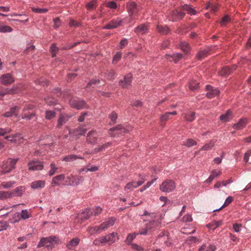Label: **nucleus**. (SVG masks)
<instances>
[{"mask_svg":"<svg viewBox=\"0 0 251 251\" xmlns=\"http://www.w3.org/2000/svg\"><path fill=\"white\" fill-rule=\"evenodd\" d=\"M185 14L182 12L178 10H174L171 12L170 17V20L173 22L181 20L185 16Z\"/></svg>","mask_w":251,"mask_h":251,"instance_id":"nucleus-17","label":"nucleus"},{"mask_svg":"<svg viewBox=\"0 0 251 251\" xmlns=\"http://www.w3.org/2000/svg\"><path fill=\"white\" fill-rule=\"evenodd\" d=\"M12 131L10 128H0V136H4V135L9 133Z\"/></svg>","mask_w":251,"mask_h":251,"instance_id":"nucleus-57","label":"nucleus"},{"mask_svg":"<svg viewBox=\"0 0 251 251\" xmlns=\"http://www.w3.org/2000/svg\"><path fill=\"white\" fill-rule=\"evenodd\" d=\"M72 180L67 181L66 185L68 186H76V176H74L71 174Z\"/></svg>","mask_w":251,"mask_h":251,"instance_id":"nucleus-47","label":"nucleus"},{"mask_svg":"<svg viewBox=\"0 0 251 251\" xmlns=\"http://www.w3.org/2000/svg\"><path fill=\"white\" fill-rule=\"evenodd\" d=\"M230 21V17L228 15H226L222 18L220 23L222 25H225L226 23H228Z\"/></svg>","mask_w":251,"mask_h":251,"instance_id":"nucleus-61","label":"nucleus"},{"mask_svg":"<svg viewBox=\"0 0 251 251\" xmlns=\"http://www.w3.org/2000/svg\"><path fill=\"white\" fill-rule=\"evenodd\" d=\"M176 187V184L173 180L167 179L162 183L159 189L163 192L170 193L174 191Z\"/></svg>","mask_w":251,"mask_h":251,"instance_id":"nucleus-5","label":"nucleus"},{"mask_svg":"<svg viewBox=\"0 0 251 251\" xmlns=\"http://www.w3.org/2000/svg\"><path fill=\"white\" fill-rule=\"evenodd\" d=\"M157 240H159L161 243H163L166 246H169L171 243L169 241V237L167 234L162 233L160 234L157 237Z\"/></svg>","mask_w":251,"mask_h":251,"instance_id":"nucleus-25","label":"nucleus"},{"mask_svg":"<svg viewBox=\"0 0 251 251\" xmlns=\"http://www.w3.org/2000/svg\"><path fill=\"white\" fill-rule=\"evenodd\" d=\"M79 241V239L77 238H73L67 244L66 246L68 249L72 250L78 245Z\"/></svg>","mask_w":251,"mask_h":251,"instance_id":"nucleus-32","label":"nucleus"},{"mask_svg":"<svg viewBox=\"0 0 251 251\" xmlns=\"http://www.w3.org/2000/svg\"><path fill=\"white\" fill-rule=\"evenodd\" d=\"M233 201V198L231 196H228L226 200L222 207H226L228 206Z\"/></svg>","mask_w":251,"mask_h":251,"instance_id":"nucleus-63","label":"nucleus"},{"mask_svg":"<svg viewBox=\"0 0 251 251\" xmlns=\"http://www.w3.org/2000/svg\"><path fill=\"white\" fill-rule=\"evenodd\" d=\"M61 242L58 237L56 236H50L47 237H43L37 245V248L46 247L52 248L53 243L58 244Z\"/></svg>","mask_w":251,"mask_h":251,"instance_id":"nucleus-2","label":"nucleus"},{"mask_svg":"<svg viewBox=\"0 0 251 251\" xmlns=\"http://www.w3.org/2000/svg\"><path fill=\"white\" fill-rule=\"evenodd\" d=\"M247 124V120L246 119H241L237 123L233 125V127L236 130H241L246 126Z\"/></svg>","mask_w":251,"mask_h":251,"instance_id":"nucleus-26","label":"nucleus"},{"mask_svg":"<svg viewBox=\"0 0 251 251\" xmlns=\"http://www.w3.org/2000/svg\"><path fill=\"white\" fill-rule=\"evenodd\" d=\"M12 198V193L11 191H0V200H4Z\"/></svg>","mask_w":251,"mask_h":251,"instance_id":"nucleus-37","label":"nucleus"},{"mask_svg":"<svg viewBox=\"0 0 251 251\" xmlns=\"http://www.w3.org/2000/svg\"><path fill=\"white\" fill-rule=\"evenodd\" d=\"M98 136L97 132L96 130L90 131L87 134V141L91 144H96L97 143Z\"/></svg>","mask_w":251,"mask_h":251,"instance_id":"nucleus-20","label":"nucleus"},{"mask_svg":"<svg viewBox=\"0 0 251 251\" xmlns=\"http://www.w3.org/2000/svg\"><path fill=\"white\" fill-rule=\"evenodd\" d=\"M21 219L26 220L31 217V214L27 209H23L20 214Z\"/></svg>","mask_w":251,"mask_h":251,"instance_id":"nucleus-39","label":"nucleus"},{"mask_svg":"<svg viewBox=\"0 0 251 251\" xmlns=\"http://www.w3.org/2000/svg\"><path fill=\"white\" fill-rule=\"evenodd\" d=\"M127 9L129 16L132 17L138 13L139 10L135 2H130L127 3Z\"/></svg>","mask_w":251,"mask_h":251,"instance_id":"nucleus-15","label":"nucleus"},{"mask_svg":"<svg viewBox=\"0 0 251 251\" xmlns=\"http://www.w3.org/2000/svg\"><path fill=\"white\" fill-rule=\"evenodd\" d=\"M71 117L72 115H69L68 114H60L58 119L56 127L58 128H60L62 126L67 123Z\"/></svg>","mask_w":251,"mask_h":251,"instance_id":"nucleus-18","label":"nucleus"},{"mask_svg":"<svg viewBox=\"0 0 251 251\" xmlns=\"http://www.w3.org/2000/svg\"><path fill=\"white\" fill-rule=\"evenodd\" d=\"M102 211V208L99 206H97L93 208L91 212V214L94 215H98L100 214Z\"/></svg>","mask_w":251,"mask_h":251,"instance_id":"nucleus-59","label":"nucleus"},{"mask_svg":"<svg viewBox=\"0 0 251 251\" xmlns=\"http://www.w3.org/2000/svg\"><path fill=\"white\" fill-rule=\"evenodd\" d=\"M199 83L196 80H192L189 83V88L192 91H195L199 88Z\"/></svg>","mask_w":251,"mask_h":251,"instance_id":"nucleus-42","label":"nucleus"},{"mask_svg":"<svg viewBox=\"0 0 251 251\" xmlns=\"http://www.w3.org/2000/svg\"><path fill=\"white\" fill-rule=\"evenodd\" d=\"M46 102L49 105H55L57 103V100L55 99H54L53 98H45V99Z\"/></svg>","mask_w":251,"mask_h":251,"instance_id":"nucleus-53","label":"nucleus"},{"mask_svg":"<svg viewBox=\"0 0 251 251\" xmlns=\"http://www.w3.org/2000/svg\"><path fill=\"white\" fill-rule=\"evenodd\" d=\"M20 220V214L16 212L12 215V218L9 219V221L11 224H15L18 223Z\"/></svg>","mask_w":251,"mask_h":251,"instance_id":"nucleus-41","label":"nucleus"},{"mask_svg":"<svg viewBox=\"0 0 251 251\" xmlns=\"http://www.w3.org/2000/svg\"><path fill=\"white\" fill-rule=\"evenodd\" d=\"M220 91L218 89H213L211 91L208 92L206 94L207 98L211 99L220 94Z\"/></svg>","mask_w":251,"mask_h":251,"instance_id":"nucleus-40","label":"nucleus"},{"mask_svg":"<svg viewBox=\"0 0 251 251\" xmlns=\"http://www.w3.org/2000/svg\"><path fill=\"white\" fill-rule=\"evenodd\" d=\"M25 191V188L24 186H19L14 189L13 191H11L12 193V198L15 197H21Z\"/></svg>","mask_w":251,"mask_h":251,"instance_id":"nucleus-27","label":"nucleus"},{"mask_svg":"<svg viewBox=\"0 0 251 251\" xmlns=\"http://www.w3.org/2000/svg\"><path fill=\"white\" fill-rule=\"evenodd\" d=\"M97 2L96 0H92L86 4V7L89 10H93L96 7Z\"/></svg>","mask_w":251,"mask_h":251,"instance_id":"nucleus-50","label":"nucleus"},{"mask_svg":"<svg viewBox=\"0 0 251 251\" xmlns=\"http://www.w3.org/2000/svg\"><path fill=\"white\" fill-rule=\"evenodd\" d=\"M181 49L185 53H188L189 50V47L187 43L183 42L180 45Z\"/></svg>","mask_w":251,"mask_h":251,"instance_id":"nucleus-54","label":"nucleus"},{"mask_svg":"<svg viewBox=\"0 0 251 251\" xmlns=\"http://www.w3.org/2000/svg\"><path fill=\"white\" fill-rule=\"evenodd\" d=\"M184 145L187 147H191L194 145H196L197 142L193 139H189L186 140Z\"/></svg>","mask_w":251,"mask_h":251,"instance_id":"nucleus-58","label":"nucleus"},{"mask_svg":"<svg viewBox=\"0 0 251 251\" xmlns=\"http://www.w3.org/2000/svg\"><path fill=\"white\" fill-rule=\"evenodd\" d=\"M115 221V218H109L105 222H103L100 226H99L98 229H100L101 231L105 230L108 228L113 226L114 225Z\"/></svg>","mask_w":251,"mask_h":251,"instance_id":"nucleus-12","label":"nucleus"},{"mask_svg":"<svg viewBox=\"0 0 251 251\" xmlns=\"http://www.w3.org/2000/svg\"><path fill=\"white\" fill-rule=\"evenodd\" d=\"M231 118V111L228 110L225 114H222L220 117V119L223 122L229 121Z\"/></svg>","mask_w":251,"mask_h":251,"instance_id":"nucleus-34","label":"nucleus"},{"mask_svg":"<svg viewBox=\"0 0 251 251\" xmlns=\"http://www.w3.org/2000/svg\"><path fill=\"white\" fill-rule=\"evenodd\" d=\"M86 129L81 127L75 129L73 132L69 130V134L72 136H81L85 134Z\"/></svg>","mask_w":251,"mask_h":251,"instance_id":"nucleus-28","label":"nucleus"},{"mask_svg":"<svg viewBox=\"0 0 251 251\" xmlns=\"http://www.w3.org/2000/svg\"><path fill=\"white\" fill-rule=\"evenodd\" d=\"M52 92L54 95H56L57 97H60L62 96L64 99H66V98L68 96H69L70 94V90H65L63 92H62L61 91V89L59 88L54 89L52 90Z\"/></svg>","mask_w":251,"mask_h":251,"instance_id":"nucleus-21","label":"nucleus"},{"mask_svg":"<svg viewBox=\"0 0 251 251\" xmlns=\"http://www.w3.org/2000/svg\"><path fill=\"white\" fill-rule=\"evenodd\" d=\"M109 117L111 120L109 123L110 125H114L116 123L118 116L117 114L115 112H112V113L109 115Z\"/></svg>","mask_w":251,"mask_h":251,"instance_id":"nucleus-44","label":"nucleus"},{"mask_svg":"<svg viewBox=\"0 0 251 251\" xmlns=\"http://www.w3.org/2000/svg\"><path fill=\"white\" fill-rule=\"evenodd\" d=\"M131 129V126H128L126 128L123 126L119 125L111 128L108 131V133L110 136L114 137L122 134L123 133L128 132Z\"/></svg>","mask_w":251,"mask_h":251,"instance_id":"nucleus-4","label":"nucleus"},{"mask_svg":"<svg viewBox=\"0 0 251 251\" xmlns=\"http://www.w3.org/2000/svg\"><path fill=\"white\" fill-rule=\"evenodd\" d=\"M45 181L44 180H36L32 182L30 187L34 189H39L44 188L45 186Z\"/></svg>","mask_w":251,"mask_h":251,"instance_id":"nucleus-24","label":"nucleus"},{"mask_svg":"<svg viewBox=\"0 0 251 251\" xmlns=\"http://www.w3.org/2000/svg\"><path fill=\"white\" fill-rule=\"evenodd\" d=\"M99 226H96L94 227H88L87 231L90 234L93 235L95 232H101L100 229H98Z\"/></svg>","mask_w":251,"mask_h":251,"instance_id":"nucleus-49","label":"nucleus"},{"mask_svg":"<svg viewBox=\"0 0 251 251\" xmlns=\"http://www.w3.org/2000/svg\"><path fill=\"white\" fill-rule=\"evenodd\" d=\"M90 209H86L79 214V217L82 220H86L90 217Z\"/></svg>","mask_w":251,"mask_h":251,"instance_id":"nucleus-43","label":"nucleus"},{"mask_svg":"<svg viewBox=\"0 0 251 251\" xmlns=\"http://www.w3.org/2000/svg\"><path fill=\"white\" fill-rule=\"evenodd\" d=\"M65 179L64 174H60L54 176L51 180V185L52 187L59 186L62 184V181Z\"/></svg>","mask_w":251,"mask_h":251,"instance_id":"nucleus-13","label":"nucleus"},{"mask_svg":"<svg viewBox=\"0 0 251 251\" xmlns=\"http://www.w3.org/2000/svg\"><path fill=\"white\" fill-rule=\"evenodd\" d=\"M12 31V28L8 25H0V32L7 33Z\"/></svg>","mask_w":251,"mask_h":251,"instance_id":"nucleus-51","label":"nucleus"},{"mask_svg":"<svg viewBox=\"0 0 251 251\" xmlns=\"http://www.w3.org/2000/svg\"><path fill=\"white\" fill-rule=\"evenodd\" d=\"M132 82V75L130 74L126 75L123 79L119 81L120 86L123 88H126L129 86Z\"/></svg>","mask_w":251,"mask_h":251,"instance_id":"nucleus-14","label":"nucleus"},{"mask_svg":"<svg viewBox=\"0 0 251 251\" xmlns=\"http://www.w3.org/2000/svg\"><path fill=\"white\" fill-rule=\"evenodd\" d=\"M139 177L140 179V180L137 182L132 181L126 184L125 187V190H132L133 189L137 188L138 186L141 185L145 181V175H139Z\"/></svg>","mask_w":251,"mask_h":251,"instance_id":"nucleus-7","label":"nucleus"},{"mask_svg":"<svg viewBox=\"0 0 251 251\" xmlns=\"http://www.w3.org/2000/svg\"><path fill=\"white\" fill-rule=\"evenodd\" d=\"M125 19H120L117 18L116 19H113L110 21L107 24L102 27L103 29H112L116 28L122 25L123 22Z\"/></svg>","mask_w":251,"mask_h":251,"instance_id":"nucleus-8","label":"nucleus"},{"mask_svg":"<svg viewBox=\"0 0 251 251\" xmlns=\"http://www.w3.org/2000/svg\"><path fill=\"white\" fill-rule=\"evenodd\" d=\"M32 108V106H29L28 107L25 108L23 110V113L21 115L22 119L27 121L30 120L35 116V112L33 111H29Z\"/></svg>","mask_w":251,"mask_h":251,"instance_id":"nucleus-11","label":"nucleus"},{"mask_svg":"<svg viewBox=\"0 0 251 251\" xmlns=\"http://www.w3.org/2000/svg\"><path fill=\"white\" fill-rule=\"evenodd\" d=\"M171 58L175 61V63L178 62L182 57V55L179 53H174L172 55L170 56Z\"/></svg>","mask_w":251,"mask_h":251,"instance_id":"nucleus-56","label":"nucleus"},{"mask_svg":"<svg viewBox=\"0 0 251 251\" xmlns=\"http://www.w3.org/2000/svg\"><path fill=\"white\" fill-rule=\"evenodd\" d=\"M157 29L158 31L161 34H167L169 32V28L166 25L162 26L158 25L157 26Z\"/></svg>","mask_w":251,"mask_h":251,"instance_id":"nucleus-45","label":"nucleus"},{"mask_svg":"<svg viewBox=\"0 0 251 251\" xmlns=\"http://www.w3.org/2000/svg\"><path fill=\"white\" fill-rule=\"evenodd\" d=\"M58 48L56 46V45L54 44H52L50 46V51L51 53L52 57H54L56 56V52L58 51Z\"/></svg>","mask_w":251,"mask_h":251,"instance_id":"nucleus-55","label":"nucleus"},{"mask_svg":"<svg viewBox=\"0 0 251 251\" xmlns=\"http://www.w3.org/2000/svg\"><path fill=\"white\" fill-rule=\"evenodd\" d=\"M222 172L221 171L213 170L211 172V175L205 181L206 183H210L216 177L221 175Z\"/></svg>","mask_w":251,"mask_h":251,"instance_id":"nucleus-29","label":"nucleus"},{"mask_svg":"<svg viewBox=\"0 0 251 251\" xmlns=\"http://www.w3.org/2000/svg\"><path fill=\"white\" fill-rule=\"evenodd\" d=\"M208 52L207 50H201L198 53L197 56L199 59L201 60L207 55Z\"/></svg>","mask_w":251,"mask_h":251,"instance_id":"nucleus-48","label":"nucleus"},{"mask_svg":"<svg viewBox=\"0 0 251 251\" xmlns=\"http://www.w3.org/2000/svg\"><path fill=\"white\" fill-rule=\"evenodd\" d=\"M27 166L30 171H40L44 168L43 162L35 159L30 161L27 163Z\"/></svg>","mask_w":251,"mask_h":251,"instance_id":"nucleus-9","label":"nucleus"},{"mask_svg":"<svg viewBox=\"0 0 251 251\" xmlns=\"http://www.w3.org/2000/svg\"><path fill=\"white\" fill-rule=\"evenodd\" d=\"M148 31V27L145 24H141L136 27L134 32L137 34H145Z\"/></svg>","mask_w":251,"mask_h":251,"instance_id":"nucleus-30","label":"nucleus"},{"mask_svg":"<svg viewBox=\"0 0 251 251\" xmlns=\"http://www.w3.org/2000/svg\"><path fill=\"white\" fill-rule=\"evenodd\" d=\"M237 68V66L234 65L230 68L228 66H225L223 67L220 71L219 72V74L222 76L226 77L229 75L233 70Z\"/></svg>","mask_w":251,"mask_h":251,"instance_id":"nucleus-19","label":"nucleus"},{"mask_svg":"<svg viewBox=\"0 0 251 251\" xmlns=\"http://www.w3.org/2000/svg\"><path fill=\"white\" fill-rule=\"evenodd\" d=\"M100 237L102 240V245H104L106 244L111 245L119 239L117 233L116 232H112L105 236H101Z\"/></svg>","mask_w":251,"mask_h":251,"instance_id":"nucleus-6","label":"nucleus"},{"mask_svg":"<svg viewBox=\"0 0 251 251\" xmlns=\"http://www.w3.org/2000/svg\"><path fill=\"white\" fill-rule=\"evenodd\" d=\"M69 104L71 107L77 109L86 108V104L84 100L79 99H72L69 100Z\"/></svg>","mask_w":251,"mask_h":251,"instance_id":"nucleus-10","label":"nucleus"},{"mask_svg":"<svg viewBox=\"0 0 251 251\" xmlns=\"http://www.w3.org/2000/svg\"><path fill=\"white\" fill-rule=\"evenodd\" d=\"M18 159L9 158L7 160L3 161L1 166V173L3 174L8 173L14 169Z\"/></svg>","mask_w":251,"mask_h":251,"instance_id":"nucleus-3","label":"nucleus"},{"mask_svg":"<svg viewBox=\"0 0 251 251\" xmlns=\"http://www.w3.org/2000/svg\"><path fill=\"white\" fill-rule=\"evenodd\" d=\"M183 117L188 122H192L195 119V113L192 111L188 112L186 113L183 114Z\"/></svg>","mask_w":251,"mask_h":251,"instance_id":"nucleus-33","label":"nucleus"},{"mask_svg":"<svg viewBox=\"0 0 251 251\" xmlns=\"http://www.w3.org/2000/svg\"><path fill=\"white\" fill-rule=\"evenodd\" d=\"M15 184V181H10L8 182H3L1 183V186L4 189L11 188Z\"/></svg>","mask_w":251,"mask_h":251,"instance_id":"nucleus-46","label":"nucleus"},{"mask_svg":"<svg viewBox=\"0 0 251 251\" xmlns=\"http://www.w3.org/2000/svg\"><path fill=\"white\" fill-rule=\"evenodd\" d=\"M50 169L48 172V175L49 176H51L57 173L58 167L54 163H51L50 164Z\"/></svg>","mask_w":251,"mask_h":251,"instance_id":"nucleus-38","label":"nucleus"},{"mask_svg":"<svg viewBox=\"0 0 251 251\" xmlns=\"http://www.w3.org/2000/svg\"><path fill=\"white\" fill-rule=\"evenodd\" d=\"M131 248L136 251H143L144 250V248L136 244H131Z\"/></svg>","mask_w":251,"mask_h":251,"instance_id":"nucleus-62","label":"nucleus"},{"mask_svg":"<svg viewBox=\"0 0 251 251\" xmlns=\"http://www.w3.org/2000/svg\"><path fill=\"white\" fill-rule=\"evenodd\" d=\"M143 216L148 217L147 220H149V222L146 225L147 228L151 232H152L160 227L161 222L159 220L157 215L156 213H149L147 211L145 210Z\"/></svg>","mask_w":251,"mask_h":251,"instance_id":"nucleus-1","label":"nucleus"},{"mask_svg":"<svg viewBox=\"0 0 251 251\" xmlns=\"http://www.w3.org/2000/svg\"><path fill=\"white\" fill-rule=\"evenodd\" d=\"M77 159H84V158L79 155L70 154L64 157L62 160L67 162H71Z\"/></svg>","mask_w":251,"mask_h":251,"instance_id":"nucleus-31","label":"nucleus"},{"mask_svg":"<svg viewBox=\"0 0 251 251\" xmlns=\"http://www.w3.org/2000/svg\"><path fill=\"white\" fill-rule=\"evenodd\" d=\"M216 141L214 140H211L209 143L205 144L201 149L200 151H208L211 150L215 145Z\"/></svg>","mask_w":251,"mask_h":251,"instance_id":"nucleus-36","label":"nucleus"},{"mask_svg":"<svg viewBox=\"0 0 251 251\" xmlns=\"http://www.w3.org/2000/svg\"><path fill=\"white\" fill-rule=\"evenodd\" d=\"M182 221L183 222H190L192 221V218L191 215L187 214L184 216L182 218Z\"/></svg>","mask_w":251,"mask_h":251,"instance_id":"nucleus-60","label":"nucleus"},{"mask_svg":"<svg viewBox=\"0 0 251 251\" xmlns=\"http://www.w3.org/2000/svg\"><path fill=\"white\" fill-rule=\"evenodd\" d=\"M56 113L53 111L47 110L46 111V118L48 120H51L55 116Z\"/></svg>","mask_w":251,"mask_h":251,"instance_id":"nucleus-52","label":"nucleus"},{"mask_svg":"<svg viewBox=\"0 0 251 251\" xmlns=\"http://www.w3.org/2000/svg\"><path fill=\"white\" fill-rule=\"evenodd\" d=\"M20 90L18 89V87L17 86H13L12 88L11 89H6L3 90H2L0 93V97H2L5 95L9 94V95H12L14 94L18 93L20 92Z\"/></svg>","mask_w":251,"mask_h":251,"instance_id":"nucleus-23","label":"nucleus"},{"mask_svg":"<svg viewBox=\"0 0 251 251\" xmlns=\"http://www.w3.org/2000/svg\"><path fill=\"white\" fill-rule=\"evenodd\" d=\"M0 81L2 84L8 85L14 81V79L10 74L2 75L0 77Z\"/></svg>","mask_w":251,"mask_h":251,"instance_id":"nucleus-16","label":"nucleus"},{"mask_svg":"<svg viewBox=\"0 0 251 251\" xmlns=\"http://www.w3.org/2000/svg\"><path fill=\"white\" fill-rule=\"evenodd\" d=\"M19 111V107L17 106H14L11 107L10 110L4 113L2 116L5 117H11L13 116L18 117Z\"/></svg>","mask_w":251,"mask_h":251,"instance_id":"nucleus-22","label":"nucleus"},{"mask_svg":"<svg viewBox=\"0 0 251 251\" xmlns=\"http://www.w3.org/2000/svg\"><path fill=\"white\" fill-rule=\"evenodd\" d=\"M183 10L187 11L188 14L194 15L196 14V11L194 10L190 5L185 4L182 6Z\"/></svg>","mask_w":251,"mask_h":251,"instance_id":"nucleus-35","label":"nucleus"},{"mask_svg":"<svg viewBox=\"0 0 251 251\" xmlns=\"http://www.w3.org/2000/svg\"><path fill=\"white\" fill-rule=\"evenodd\" d=\"M251 156V149L249 150L244 155V161L245 162H248L249 160L250 156Z\"/></svg>","mask_w":251,"mask_h":251,"instance_id":"nucleus-64","label":"nucleus"}]
</instances>
